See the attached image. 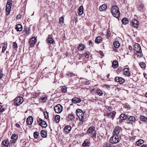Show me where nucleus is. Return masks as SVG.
<instances>
[{"label": "nucleus", "instance_id": "42", "mask_svg": "<svg viewBox=\"0 0 147 147\" xmlns=\"http://www.w3.org/2000/svg\"><path fill=\"white\" fill-rule=\"evenodd\" d=\"M90 55V53L88 51H86L84 55L85 57L88 58L89 57Z\"/></svg>", "mask_w": 147, "mask_h": 147}, {"label": "nucleus", "instance_id": "37", "mask_svg": "<svg viewBox=\"0 0 147 147\" xmlns=\"http://www.w3.org/2000/svg\"><path fill=\"white\" fill-rule=\"evenodd\" d=\"M60 117L59 115H56L55 117V122L58 123L60 120Z\"/></svg>", "mask_w": 147, "mask_h": 147}, {"label": "nucleus", "instance_id": "57", "mask_svg": "<svg viewBox=\"0 0 147 147\" xmlns=\"http://www.w3.org/2000/svg\"><path fill=\"white\" fill-rule=\"evenodd\" d=\"M30 33V32L29 30L28 29V30H26V34L27 35H28Z\"/></svg>", "mask_w": 147, "mask_h": 147}, {"label": "nucleus", "instance_id": "6", "mask_svg": "<svg viewBox=\"0 0 147 147\" xmlns=\"http://www.w3.org/2000/svg\"><path fill=\"white\" fill-rule=\"evenodd\" d=\"M37 122L39 124V125L43 127H46L47 126V125L46 122L43 121L42 119L38 118L37 119Z\"/></svg>", "mask_w": 147, "mask_h": 147}, {"label": "nucleus", "instance_id": "24", "mask_svg": "<svg viewBox=\"0 0 147 147\" xmlns=\"http://www.w3.org/2000/svg\"><path fill=\"white\" fill-rule=\"evenodd\" d=\"M102 41V38L100 36H98L96 38L95 42L96 43L98 44L100 43Z\"/></svg>", "mask_w": 147, "mask_h": 147}, {"label": "nucleus", "instance_id": "48", "mask_svg": "<svg viewBox=\"0 0 147 147\" xmlns=\"http://www.w3.org/2000/svg\"><path fill=\"white\" fill-rule=\"evenodd\" d=\"M144 7V5L142 4H141L139 5V6L138 7V9L140 11H142V9H143Z\"/></svg>", "mask_w": 147, "mask_h": 147}, {"label": "nucleus", "instance_id": "56", "mask_svg": "<svg viewBox=\"0 0 147 147\" xmlns=\"http://www.w3.org/2000/svg\"><path fill=\"white\" fill-rule=\"evenodd\" d=\"M107 109L109 111H111L113 109V108L111 107H108Z\"/></svg>", "mask_w": 147, "mask_h": 147}, {"label": "nucleus", "instance_id": "53", "mask_svg": "<svg viewBox=\"0 0 147 147\" xmlns=\"http://www.w3.org/2000/svg\"><path fill=\"white\" fill-rule=\"evenodd\" d=\"M13 48L14 49H16L18 47V45L17 43L16 42H14L13 43Z\"/></svg>", "mask_w": 147, "mask_h": 147}, {"label": "nucleus", "instance_id": "11", "mask_svg": "<svg viewBox=\"0 0 147 147\" xmlns=\"http://www.w3.org/2000/svg\"><path fill=\"white\" fill-rule=\"evenodd\" d=\"M121 129V128L118 126L116 127L114 129L113 132V134L115 135L120 136L119 134Z\"/></svg>", "mask_w": 147, "mask_h": 147}, {"label": "nucleus", "instance_id": "23", "mask_svg": "<svg viewBox=\"0 0 147 147\" xmlns=\"http://www.w3.org/2000/svg\"><path fill=\"white\" fill-rule=\"evenodd\" d=\"M2 144L3 146V147H7L9 143L8 141L5 140L2 141Z\"/></svg>", "mask_w": 147, "mask_h": 147}, {"label": "nucleus", "instance_id": "51", "mask_svg": "<svg viewBox=\"0 0 147 147\" xmlns=\"http://www.w3.org/2000/svg\"><path fill=\"white\" fill-rule=\"evenodd\" d=\"M96 134L95 131H94V132L92 133L91 134V137L92 138H96Z\"/></svg>", "mask_w": 147, "mask_h": 147}, {"label": "nucleus", "instance_id": "38", "mask_svg": "<svg viewBox=\"0 0 147 147\" xmlns=\"http://www.w3.org/2000/svg\"><path fill=\"white\" fill-rule=\"evenodd\" d=\"M113 45L116 48L119 47L120 46V43L118 41H115L114 42Z\"/></svg>", "mask_w": 147, "mask_h": 147}, {"label": "nucleus", "instance_id": "31", "mask_svg": "<svg viewBox=\"0 0 147 147\" xmlns=\"http://www.w3.org/2000/svg\"><path fill=\"white\" fill-rule=\"evenodd\" d=\"M40 133L41 136L43 138H46L47 136V133L44 130H42Z\"/></svg>", "mask_w": 147, "mask_h": 147}, {"label": "nucleus", "instance_id": "5", "mask_svg": "<svg viewBox=\"0 0 147 147\" xmlns=\"http://www.w3.org/2000/svg\"><path fill=\"white\" fill-rule=\"evenodd\" d=\"M121 137L120 136L115 135L113 134L110 140V142L111 144H116L120 140Z\"/></svg>", "mask_w": 147, "mask_h": 147}, {"label": "nucleus", "instance_id": "22", "mask_svg": "<svg viewBox=\"0 0 147 147\" xmlns=\"http://www.w3.org/2000/svg\"><path fill=\"white\" fill-rule=\"evenodd\" d=\"M11 6H12L7 5H6V10L7 15L9 14L10 13Z\"/></svg>", "mask_w": 147, "mask_h": 147}, {"label": "nucleus", "instance_id": "34", "mask_svg": "<svg viewBox=\"0 0 147 147\" xmlns=\"http://www.w3.org/2000/svg\"><path fill=\"white\" fill-rule=\"evenodd\" d=\"M74 118V116L71 114H69L68 115V120L69 121H72Z\"/></svg>", "mask_w": 147, "mask_h": 147}, {"label": "nucleus", "instance_id": "8", "mask_svg": "<svg viewBox=\"0 0 147 147\" xmlns=\"http://www.w3.org/2000/svg\"><path fill=\"white\" fill-rule=\"evenodd\" d=\"M116 113V112L115 111H113L109 113L107 112L105 115L109 118H111L112 119H113L115 117Z\"/></svg>", "mask_w": 147, "mask_h": 147}, {"label": "nucleus", "instance_id": "14", "mask_svg": "<svg viewBox=\"0 0 147 147\" xmlns=\"http://www.w3.org/2000/svg\"><path fill=\"white\" fill-rule=\"evenodd\" d=\"M123 74L126 76L129 77L131 75V73L129 71V70L127 68H125L123 70Z\"/></svg>", "mask_w": 147, "mask_h": 147}, {"label": "nucleus", "instance_id": "33", "mask_svg": "<svg viewBox=\"0 0 147 147\" xmlns=\"http://www.w3.org/2000/svg\"><path fill=\"white\" fill-rule=\"evenodd\" d=\"M143 143L144 141L142 140H139L136 142V145L138 146H140Z\"/></svg>", "mask_w": 147, "mask_h": 147}, {"label": "nucleus", "instance_id": "59", "mask_svg": "<svg viewBox=\"0 0 147 147\" xmlns=\"http://www.w3.org/2000/svg\"><path fill=\"white\" fill-rule=\"evenodd\" d=\"M89 45L90 46H92V42L91 40H90L89 42Z\"/></svg>", "mask_w": 147, "mask_h": 147}, {"label": "nucleus", "instance_id": "64", "mask_svg": "<svg viewBox=\"0 0 147 147\" xmlns=\"http://www.w3.org/2000/svg\"><path fill=\"white\" fill-rule=\"evenodd\" d=\"M141 147H147V146L145 144H143L141 146Z\"/></svg>", "mask_w": 147, "mask_h": 147}, {"label": "nucleus", "instance_id": "7", "mask_svg": "<svg viewBox=\"0 0 147 147\" xmlns=\"http://www.w3.org/2000/svg\"><path fill=\"white\" fill-rule=\"evenodd\" d=\"M54 109L56 113H59L62 111L63 107L61 105L58 104L55 107Z\"/></svg>", "mask_w": 147, "mask_h": 147}, {"label": "nucleus", "instance_id": "45", "mask_svg": "<svg viewBox=\"0 0 147 147\" xmlns=\"http://www.w3.org/2000/svg\"><path fill=\"white\" fill-rule=\"evenodd\" d=\"M141 120L143 121H144L145 122L147 121V118L146 117L144 116H142L140 117Z\"/></svg>", "mask_w": 147, "mask_h": 147}, {"label": "nucleus", "instance_id": "36", "mask_svg": "<svg viewBox=\"0 0 147 147\" xmlns=\"http://www.w3.org/2000/svg\"><path fill=\"white\" fill-rule=\"evenodd\" d=\"M139 65L142 68H145L146 66V64L145 63L143 62H140L139 63Z\"/></svg>", "mask_w": 147, "mask_h": 147}, {"label": "nucleus", "instance_id": "52", "mask_svg": "<svg viewBox=\"0 0 147 147\" xmlns=\"http://www.w3.org/2000/svg\"><path fill=\"white\" fill-rule=\"evenodd\" d=\"M1 104V103L0 102V104ZM5 109L3 108V107L2 105H0V113H2L4 111Z\"/></svg>", "mask_w": 147, "mask_h": 147}, {"label": "nucleus", "instance_id": "12", "mask_svg": "<svg viewBox=\"0 0 147 147\" xmlns=\"http://www.w3.org/2000/svg\"><path fill=\"white\" fill-rule=\"evenodd\" d=\"M115 80L116 82H119L120 84H123L125 82V80L121 77H116Z\"/></svg>", "mask_w": 147, "mask_h": 147}, {"label": "nucleus", "instance_id": "29", "mask_svg": "<svg viewBox=\"0 0 147 147\" xmlns=\"http://www.w3.org/2000/svg\"><path fill=\"white\" fill-rule=\"evenodd\" d=\"M85 46L82 44H80L78 47V50L79 51H83L85 48Z\"/></svg>", "mask_w": 147, "mask_h": 147}, {"label": "nucleus", "instance_id": "46", "mask_svg": "<svg viewBox=\"0 0 147 147\" xmlns=\"http://www.w3.org/2000/svg\"><path fill=\"white\" fill-rule=\"evenodd\" d=\"M44 114L45 117L46 119H47L49 118V113L47 111H44Z\"/></svg>", "mask_w": 147, "mask_h": 147}, {"label": "nucleus", "instance_id": "1", "mask_svg": "<svg viewBox=\"0 0 147 147\" xmlns=\"http://www.w3.org/2000/svg\"><path fill=\"white\" fill-rule=\"evenodd\" d=\"M76 113L80 121V124L81 125L82 124L83 122L85 121V116L84 113L85 112H84L80 109H78L76 111Z\"/></svg>", "mask_w": 147, "mask_h": 147}, {"label": "nucleus", "instance_id": "15", "mask_svg": "<svg viewBox=\"0 0 147 147\" xmlns=\"http://www.w3.org/2000/svg\"><path fill=\"white\" fill-rule=\"evenodd\" d=\"M71 129L70 126L67 125L66 126L64 129V132L66 134H68L69 133Z\"/></svg>", "mask_w": 147, "mask_h": 147}, {"label": "nucleus", "instance_id": "55", "mask_svg": "<svg viewBox=\"0 0 147 147\" xmlns=\"http://www.w3.org/2000/svg\"><path fill=\"white\" fill-rule=\"evenodd\" d=\"M21 14H19L18 15H17V16L16 17V18L17 19H19L20 18H21Z\"/></svg>", "mask_w": 147, "mask_h": 147}, {"label": "nucleus", "instance_id": "49", "mask_svg": "<svg viewBox=\"0 0 147 147\" xmlns=\"http://www.w3.org/2000/svg\"><path fill=\"white\" fill-rule=\"evenodd\" d=\"M12 0H8L7 2V5L12 6Z\"/></svg>", "mask_w": 147, "mask_h": 147}, {"label": "nucleus", "instance_id": "35", "mask_svg": "<svg viewBox=\"0 0 147 147\" xmlns=\"http://www.w3.org/2000/svg\"><path fill=\"white\" fill-rule=\"evenodd\" d=\"M7 43H4L3 46L2 50L1 51V53H3L5 51L7 47Z\"/></svg>", "mask_w": 147, "mask_h": 147}, {"label": "nucleus", "instance_id": "18", "mask_svg": "<svg viewBox=\"0 0 147 147\" xmlns=\"http://www.w3.org/2000/svg\"><path fill=\"white\" fill-rule=\"evenodd\" d=\"M81 99L79 98L75 97L72 99V102L74 103H79L81 101Z\"/></svg>", "mask_w": 147, "mask_h": 147}, {"label": "nucleus", "instance_id": "28", "mask_svg": "<svg viewBox=\"0 0 147 147\" xmlns=\"http://www.w3.org/2000/svg\"><path fill=\"white\" fill-rule=\"evenodd\" d=\"M83 7L82 6H80L78 9V14L80 16L82 15L83 12Z\"/></svg>", "mask_w": 147, "mask_h": 147}, {"label": "nucleus", "instance_id": "47", "mask_svg": "<svg viewBox=\"0 0 147 147\" xmlns=\"http://www.w3.org/2000/svg\"><path fill=\"white\" fill-rule=\"evenodd\" d=\"M67 88L65 86H63L61 88V91L62 92L65 93L67 92Z\"/></svg>", "mask_w": 147, "mask_h": 147}, {"label": "nucleus", "instance_id": "26", "mask_svg": "<svg viewBox=\"0 0 147 147\" xmlns=\"http://www.w3.org/2000/svg\"><path fill=\"white\" fill-rule=\"evenodd\" d=\"M120 118L122 120H125L128 118V116L125 114H121L120 116Z\"/></svg>", "mask_w": 147, "mask_h": 147}, {"label": "nucleus", "instance_id": "27", "mask_svg": "<svg viewBox=\"0 0 147 147\" xmlns=\"http://www.w3.org/2000/svg\"><path fill=\"white\" fill-rule=\"evenodd\" d=\"M107 7L106 4H104L100 6L99 9L100 11H105L107 8Z\"/></svg>", "mask_w": 147, "mask_h": 147}, {"label": "nucleus", "instance_id": "44", "mask_svg": "<svg viewBox=\"0 0 147 147\" xmlns=\"http://www.w3.org/2000/svg\"><path fill=\"white\" fill-rule=\"evenodd\" d=\"M39 133L37 131H36L34 133V136L35 138H38L39 135Z\"/></svg>", "mask_w": 147, "mask_h": 147}, {"label": "nucleus", "instance_id": "25", "mask_svg": "<svg viewBox=\"0 0 147 147\" xmlns=\"http://www.w3.org/2000/svg\"><path fill=\"white\" fill-rule=\"evenodd\" d=\"M112 66L114 68H116L118 67V63L116 60H114L112 63Z\"/></svg>", "mask_w": 147, "mask_h": 147}, {"label": "nucleus", "instance_id": "16", "mask_svg": "<svg viewBox=\"0 0 147 147\" xmlns=\"http://www.w3.org/2000/svg\"><path fill=\"white\" fill-rule=\"evenodd\" d=\"M33 121V118L31 116L28 117L26 119V122L28 125H31Z\"/></svg>", "mask_w": 147, "mask_h": 147}, {"label": "nucleus", "instance_id": "3", "mask_svg": "<svg viewBox=\"0 0 147 147\" xmlns=\"http://www.w3.org/2000/svg\"><path fill=\"white\" fill-rule=\"evenodd\" d=\"M111 11L113 16L116 18L119 17L120 13L118 7L116 5H114L112 7Z\"/></svg>", "mask_w": 147, "mask_h": 147}, {"label": "nucleus", "instance_id": "63", "mask_svg": "<svg viewBox=\"0 0 147 147\" xmlns=\"http://www.w3.org/2000/svg\"><path fill=\"white\" fill-rule=\"evenodd\" d=\"M129 49L131 51L132 50V47L131 46H129Z\"/></svg>", "mask_w": 147, "mask_h": 147}, {"label": "nucleus", "instance_id": "62", "mask_svg": "<svg viewBox=\"0 0 147 147\" xmlns=\"http://www.w3.org/2000/svg\"><path fill=\"white\" fill-rule=\"evenodd\" d=\"M90 84V82H89L88 81H86L85 83V84H86V85H89V84Z\"/></svg>", "mask_w": 147, "mask_h": 147}, {"label": "nucleus", "instance_id": "39", "mask_svg": "<svg viewBox=\"0 0 147 147\" xmlns=\"http://www.w3.org/2000/svg\"><path fill=\"white\" fill-rule=\"evenodd\" d=\"M18 135L16 134H13L12 135L11 137V139L12 140H16L18 138Z\"/></svg>", "mask_w": 147, "mask_h": 147}, {"label": "nucleus", "instance_id": "54", "mask_svg": "<svg viewBox=\"0 0 147 147\" xmlns=\"http://www.w3.org/2000/svg\"><path fill=\"white\" fill-rule=\"evenodd\" d=\"M103 87L109 89L110 88V86L109 85L105 84L103 86Z\"/></svg>", "mask_w": 147, "mask_h": 147}, {"label": "nucleus", "instance_id": "19", "mask_svg": "<svg viewBox=\"0 0 147 147\" xmlns=\"http://www.w3.org/2000/svg\"><path fill=\"white\" fill-rule=\"evenodd\" d=\"M95 131V127L94 126H92L89 127L87 131L88 134H90L92 133Z\"/></svg>", "mask_w": 147, "mask_h": 147}, {"label": "nucleus", "instance_id": "58", "mask_svg": "<svg viewBox=\"0 0 147 147\" xmlns=\"http://www.w3.org/2000/svg\"><path fill=\"white\" fill-rule=\"evenodd\" d=\"M3 76L2 72L0 69V79H1Z\"/></svg>", "mask_w": 147, "mask_h": 147}, {"label": "nucleus", "instance_id": "20", "mask_svg": "<svg viewBox=\"0 0 147 147\" xmlns=\"http://www.w3.org/2000/svg\"><path fill=\"white\" fill-rule=\"evenodd\" d=\"M15 29L18 32L21 31L22 30V26L20 24H18L16 25L15 27Z\"/></svg>", "mask_w": 147, "mask_h": 147}, {"label": "nucleus", "instance_id": "41", "mask_svg": "<svg viewBox=\"0 0 147 147\" xmlns=\"http://www.w3.org/2000/svg\"><path fill=\"white\" fill-rule=\"evenodd\" d=\"M39 94L38 93H34L32 94V97L33 98H36L39 96Z\"/></svg>", "mask_w": 147, "mask_h": 147}, {"label": "nucleus", "instance_id": "10", "mask_svg": "<svg viewBox=\"0 0 147 147\" xmlns=\"http://www.w3.org/2000/svg\"><path fill=\"white\" fill-rule=\"evenodd\" d=\"M37 41L35 37H32L30 39L29 44L30 47H32L34 46Z\"/></svg>", "mask_w": 147, "mask_h": 147}, {"label": "nucleus", "instance_id": "43", "mask_svg": "<svg viewBox=\"0 0 147 147\" xmlns=\"http://www.w3.org/2000/svg\"><path fill=\"white\" fill-rule=\"evenodd\" d=\"M47 100V98L46 96L41 97L40 98V100H41V101L43 102H46Z\"/></svg>", "mask_w": 147, "mask_h": 147}, {"label": "nucleus", "instance_id": "13", "mask_svg": "<svg viewBox=\"0 0 147 147\" xmlns=\"http://www.w3.org/2000/svg\"><path fill=\"white\" fill-rule=\"evenodd\" d=\"M90 140L89 139H86L84 140L82 146L84 147L89 146L90 145Z\"/></svg>", "mask_w": 147, "mask_h": 147}, {"label": "nucleus", "instance_id": "4", "mask_svg": "<svg viewBox=\"0 0 147 147\" xmlns=\"http://www.w3.org/2000/svg\"><path fill=\"white\" fill-rule=\"evenodd\" d=\"M23 101V98L20 96L16 97L14 100L11 101L13 104L16 107L21 104Z\"/></svg>", "mask_w": 147, "mask_h": 147}, {"label": "nucleus", "instance_id": "2", "mask_svg": "<svg viewBox=\"0 0 147 147\" xmlns=\"http://www.w3.org/2000/svg\"><path fill=\"white\" fill-rule=\"evenodd\" d=\"M134 52L138 57H142L143 54L140 45L138 43H136L134 46Z\"/></svg>", "mask_w": 147, "mask_h": 147}, {"label": "nucleus", "instance_id": "60", "mask_svg": "<svg viewBox=\"0 0 147 147\" xmlns=\"http://www.w3.org/2000/svg\"><path fill=\"white\" fill-rule=\"evenodd\" d=\"M16 127H18V128H20V125L19 124H18V123H17L16 124Z\"/></svg>", "mask_w": 147, "mask_h": 147}, {"label": "nucleus", "instance_id": "61", "mask_svg": "<svg viewBox=\"0 0 147 147\" xmlns=\"http://www.w3.org/2000/svg\"><path fill=\"white\" fill-rule=\"evenodd\" d=\"M144 77H145V78L147 79V74L145 73H144Z\"/></svg>", "mask_w": 147, "mask_h": 147}, {"label": "nucleus", "instance_id": "40", "mask_svg": "<svg viewBox=\"0 0 147 147\" xmlns=\"http://www.w3.org/2000/svg\"><path fill=\"white\" fill-rule=\"evenodd\" d=\"M96 93L99 96H102L103 94L102 91L100 89H97L96 90Z\"/></svg>", "mask_w": 147, "mask_h": 147}, {"label": "nucleus", "instance_id": "32", "mask_svg": "<svg viewBox=\"0 0 147 147\" xmlns=\"http://www.w3.org/2000/svg\"><path fill=\"white\" fill-rule=\"evenodd\" d=\"M122 22L123 24L125 25L128 23L129 21L127 18H124L122 20Z\"/></svg>", "mask_w": 147, "mask_h": 147}, {"label": "nucleus", "instance_id": "21", "mask_svg": "<svg viewBox=\"0 0 147 147\" xmlns=\"http://www.w3.org/2000/svg\"><path fill=\"white\" fill-rule=\"evenodd\" d=\"M46 42L50 44L53 43L54 42V40L51 37L50 35H49L48 37L46 40Z\"/></svg>", "mask_w": 147, "mask_h": 147}, {"label": "nucleus", "instance_id": "17", "mask_svg": "<svg viewBox=\"0 0 147 147\" xmlns=\"http://www.w3.org/2000/svg\"><path fill=\"white\" fill-rule=\"evenodd\" d=\"M135 118L134 116H129L128 117L127 120L128 123H132L135 121Z\"/></svg>", "mask_w": 147, "mask_h": 147}, {"label": "nucleus", "instance_id": "9", "mask_svg": "<svg viewBox=\"0 0 147 147\" xmlns=\"http://www.w3.org/2000/svg\"><path fill=\"white\" fill-rule=\"evenodd\" d=\"M131 25L134 28H137L139 26V22L136 19H133L131 22Z\"/></svg>", "mask_w": 147, "mask_h": 147}, {"label": "nucleus", "instance_id": "50", "mask_svg": "<svg viewBox=\"0 0 147 147\" xmlns=\"http://www.w3.org/2000/svg\"><path fill=\"white\" fill-rule=\"evenodd\" d=\"M59 23L61 24L64 22V18L63 16L59 18Z\"/></svg>", "mask_w": 147, "mask_h": 147}, {"label": "nucleus", "instance_id": "30", "mask_svg": "<svg viewBox=\"0 0 147 147\" xmlns=\"http://www.w3.org/2000/svg\"><path fill=\"white\" fill-rule=\"evenodd\" d=\"M103 147H116L115 146L108 143H105L104 144Z\"/></svg>", "mask_w": 147, "mask_h": 147}]
</instances>
